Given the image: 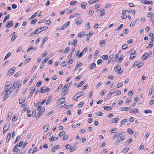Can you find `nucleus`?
Listing matches in <instances>:
<instances>
[{
    "label": "nucleus",
    "mask_w": 154,
    "mask_h": 154,
    "mask_svg": "<svg viewBox=\"0 0 154 154\" xmlns=\"http://www.w3.org/2000/svg\"><path fill=\"white\" fill-rule=\"evenodd\" d=\"M125 139V137L123 135L117 138L115 142V144L118 145L121 143L122 141Z\"/></svg>",
    "instance_id": "f257e3e1"
},
{
    "label": "nucleus",
    "mask_w": 154,
    "mask_h": 154,
    "mask_svg": "<svg viewBox=\"0 0 154 154\" xmlns=\"http://www.w3.org/2000/svg\"><path fill=\"white\" fill-rule=\"evenodd\" d=\"M114 68H116L115 71L116 72H118V73L119 74H121L123 72V71L121 70V67L119 64L115 66Z\"/></svg>",
    "instance_id": "f03ea898"
},
{
    "label": "nucleus",
    "mask_w": 154,
    "mask_h": 154,
    "mask_svg": "<svg viewBox=\"0 0 154 154\" xmlns=\"http://www.w3.org/2000/svg\"><path fill=\"white\" fill-rule=\"evenodd\" d=\"M48 28V27L46 26H42L36 29V31L38 32V33H39L41 32L46 30Z\"/></svg>",
    "instance_id": "7ed1b4c3"
},
{
    "label": "nucleus",
    "mask_w": 154,
    "mask_h": 154,
    "mask_svg": "<svg viewBox=\"0 0 154 154\" xmlns=\"http://www.w3.org/2000/svg\"><path fill=\"white\" fill-rule=\"evenodd\" d=\"M14 24V22L13 21L10 20L7 22L5 27L7 28H9L12 27Z\"/></svg>",
    "instance_id": "20e7f679"
},
{
    "label": "nucleus",
    "mask_w": 154,
    "mask_h": 154,
    "mask_svg": "<svg viewBox=\"0 0 154 154\" xmlns=\"http://www.w3.org/2000/svg\"><path fill=\"white\" fill-rule=\"evenodd\" d=\"M45 110V109L44 108L42 109V110H39L37 114L36 118H38V119L39 118L44 112Z\"/></svg>",
    "instance_id": "39448f33"
},
{
    "label": "nucleus",
    "mask_w": 154,
    "mask_h": 154,
    "mask_svg": "<svg viewBox=\"0 0 154 154\" xmlns=\"http://www.w3.org/2000/svg\"><path fill=\"white\" fill-rule=\"evenodd\" d=\"M70 23V21H68L64 24L60 28L61 30L65 29L69 25Z\"/></svg>",
    "instance_id": "423d86ee"
},
{
    "label": "nucleus",
    "mask_w": 154,
    "mask_h": 154,
    "mask_svg": "<svg viewBox=\"0 0 154 154\" xmlns=\"http://www.w3.org/2000/svg\"><path fill=\"white\" fill-rule=\"evenodd\" d=\"M141 2L144 4H150L151 5H152L153 4V3L152 1H149L147 0H142L141 1Z\"/></svg>",
    "instance_id": "0eeeda50"
},
{
    "label": "nucleus",
    "mask_w": 154,
    "mask_h": 154,
    "mask_svg": "<svg viewBox=\"0 0 154 154\" xmlns=\"http://www.w3.org/2000/svg\"><path fill=\"white\" fill-rule=\"evenodd\" d=\"M16 69L15 67H13L9 70L8 72V74L10 75H12L14 72V70Z\"/></svg>",
    "instance_id": "6e6552de"
},
{
    "label": "nucleus",
    "mask_w": 154,
    "mask_h": 154,
    "mask_svg": "<svg viewBox=\"0 0 154 154\" xmlns=\"http://www.w3.org/2000/svg\"><path fill=\"white\" fill-rule=\"evenodd\" d=\"M131 108V106L128 107H121L120 108V110L123 111H127L130 110Z\"/></svg>",
    "instance_id": "1a4fd4ad"
},
{
    "label": "nucleus",
    "mask_w": 154,
    "mask_h": 154,
    "mask_svg": "<svg viewBox=\"0 0 154 154\" xmlns=\"http://www.w3.org/2000/svg\"><path fill=\"white\" fill-rule=\"evenodd\" d=\"M129 112L131 113H139V110L138 109L135 108L134 109H131Z\"/></svg>",
    "instance_id": "9d476101"
},
{
    "label": "nucleus",
    "mask_w": 154,
    "mask_h": 154,
    "mask_svg": "<svg viewBox=\"0 0 154 154\" xmlns=\"http://www.w3.org/2000/svg\"><path fill=\"white\" fill-rule=\"evenodd\" d=\"M84 94V92H81L76 94L74 98H76V99H77L81 96H82Z\"/></svg>",
    "instance_id": "9b49d317"
},
{
    "label": "nucleus",
    "mask_w": 154,
    "mask_h": 154,
    "mask_svg": "<svg viewBox=\"0 0 154 154\" xmlns=\"http://www.w3.org/2000/svg\"><path fill=\"white\" fill-rule=\"evenodd\" d=\"M69 85L68 84H66L63 88L62 91H66L69 88Z\"/></svg>",
    "instance_id": "f8f14e48"
},
{
    "label": "nucleus",
    "mask_w": 154,
    "mask_h": 154,
    "mask_svg": "<svg viewBox=\"0 0 154 154\" xmlns=\"http://www.w3.org/2000/svg\"><path fill=\"white\" fill-rule=\"evenodd\" d=\"M149 56V54H148L145 53L142 56L141 59L143 60H145Z\"/></svg>",
    "instance_id": "ddd939ff"
},
{
    "label": "nucleus",
    "mask_w": 154,
    "mask_h": 154,
    "mask_svg": "<svg viewBox=\"0 0 154 154\" xmlns=\"http://www.w3.org/2000/svg\"><path fill=\"white\" fill-rule=\"evenodd\" d=\"M119 119L118 118H115L112 119L111 120L109 121V123H116L119 120Z\"/></svg>",
    "instance_id": "4468645a"
},
{
    "label": "nucleus",
    "mask_w": 154,
    "mask_h": 154,
    "mask_svg": "<svg viewBox=\"0 0 154 154\" xmlns=\"http://www.w3.org/2000/svg\"><path fill=\"white\" fill-rule=\"evenodd\" d=\"M113 106H106L103 107V109L104 110L110 111L112 109Z\"/></svg>",
    "instance_id": "2eb2a0df"
},
{
    "label": "nucleus",
    "mask_w": 154,
    "mask_h": 154,
    "mask_svg": "<svg viewBox=\"0 0 154 154\" xmlns=\"http://www.w3.org/2000/svg\"><path fill=\"white\" fill-rule=\"evenodd\" d=\"M122 134V133L119 132H117L116 133L115 135L113 136V137L112 139H115L116 138L118 137L119 136L121 135Z\"/></svg>",
    "instance_id": "dca6fc26"
},
{
    "label": "nucleus",
    "mask_w": 154,
    "mask_h": 154,
    "mask_svg": "<svg viewBox=\"0 0 154 154\" xmlns=\"http://www.w3.org/2000/svg\"><path fill=\"white\" fill-rule=\"evenodd\" d=\"M117 90H116V89H114L112 90H111L109 92L108 94V96L111 95L115 93Z\"/></svg>",
    "instance_id": "f3484780"
},
{
    "label": "nucleus",
    "mask_w": 154,
    "mask_h": 154,
    "mask_svg": "<svg viewBox=\"0 0 154 154\" xmlns=\"http://www.w3.org/2000/svg\"><path fill=\"white\" fill-rule=\"evenodd\" d=\"M48 39V37H46L45 38H44L42 40V44L40 45V48H42L43 46L44 45V43Z\"/></svg>",
    "instance_id": "a211bd4d"
},
{
    "label": "nucleus",
    "mask_w": 154,
    "mask_h": 154,
    "mask_svg": "<svg viewBox=\"0 0 154 154\" xmlns=\"http://www.w3.org/2000/svg\"><path fill=\"white\" fill-rule=\"evenodd\" d=\"M100 11L101 13V14L99 15V17L102 16L105 14V10L103 8L101 9Z\"/></svg>",
    "instance_id": "6ab92c4d"
},
{
    "label": "nucleus",
    "mask_w": 154,
    "mask_h": 154,
    "mask_svg": "<svg viewBox=\"0 0 154 154\" xmlns=\"http://www.w3.org/2000/svg\"><path fill=\"white\" fill-rule=\"evenodd\" d=\"M46 88V86H44L42 87L41 89V91H40V92L42 93V94H44L46 92V89L45 88Z\"/></svg>",
    "instance_id": "aec40b11"
},
{
    "label": "nucleus",
    "mask_w": 154,
    "mask_h": 154,
    "mask_svg": "<svg viewBox=\"0 0 154 154\" xmlns=\"http://www.w3.org/2000/svg\"><path fill=\"white\" fill-rule=\"evenodd\" d=\"M127 121V119H123L119 124L120 126L121 127L124 124V123L126 122Z\"/></svg>",
    "instance_id": "412c9836"
},
{
    "label": "nucleus",
    "mask_w": 154,
    "mask_h": 154,
    "mask_svg": "<svg viewBox=\"0 0 154 154\" xmlns=\"http://www.w3.org/2000/svg\"><path fill=\"white\" fill-rule=\"evenodd\" d=\"M85 35V32L82 31L80 32V33L78 34V36L79 37H82Z\"/></svg>",
    "instance_id": "4be33fe9"
},
{
    "label": "nucleus",
    "mask_w": 154,
    "mask_h": 154,
    "mask_svg": "<svg viewBox=\"0 0 154 154\" xmlns=\"http://www.w3.org/2000/svg\"><path fill=\"white\" fill-rule=\"evenodd\" d=\"M82 63L80 62H78L76 65V67L75 68L74 71L76 70V69H78V68H79L82 65Z\"/></svg>",
    "instance_id": "5701e85b"
},
{
    "label": "nucleus",
    "mask_w": 154,
    "mask_h": 154,
    "mask_svg": "<svg viewBox=\"0 0 154 154\" xmlns=\"http://www.w3.org/2000/svg\"><path fill=\"white\" fill-rule=\"evenodd\" d=\"M49 128V125H46L43 128L45 132H46L48 131V129Z\"/></svg>",
    "instance_id": "b1692460"
},
{
    "label": "nucleus",
    "mask_w": 154,
    "mask_h": 154,
    "mask_svg": "<svg viewBox=\"0 0 154 154\" xmlns=\"http://www.w3.org/2000/svg\"><path fill=\"white\" fill-rule=\"evenodd\" d=\"M9 127H8L6 125H5L3 128V131L4 133H5L7 131Z\"/></svg>",
    "instance_id": "393cba45"
},
{
    "label": "nucleus",
    "mask_w": 154,
    "mask_h": 154,
    "mask_svg": "<svg viewBox=\"0 0 154 154\" xmlns=\"http://www.w3.org/2000/svg\"><path fill=\"white\" fill-rule=\"evenodd\" d=\"M91 150V149L90 147H88L85 150L84 152L85 153H88Z\"/></svg>",
    "instance_id": "a878e982"
},
{
    "label": "nucleus",
    "mask_w": 154,
    "mask_h": 154,
    "mask_svg": "<svg viewBox=\"0 0 154 154\" xmlns=\"http://www.w3.org/2000/svg\"><path fill=\"white\" fill-rule=\"evenodd\" d=\"M96 66V64L94 63H93L91 65H90L89 67L90 69H92L95 68Z\"/></svg>",
    "instance_id": "bb28decb"
},
{
    "label": "nucleus",
    "mask_w": 154,
    "mask_h": 154,
    "mask_svg": "<svg viewBox=\"0 0 154 154\" xmlns=\"http://www.w3.org/2000/svg\"><path fill=\"white\" fill-rule=\"evenodd\" d=\"M133 140L132 138H130L129 140H127L125 143V144L126 145H128L129 143L132 142Z\"/></svg>",
    "instance_id": "cd10ccee"
},
{
    "label": "nucleus",
    "mask_w": 154,
    "mask_h": 154,
    "mask_svg": "<svg viewBox=\"0 0 154 154\" xmlns=\"http://www.w3.org/2000/svg\"><path fill=\"white\" fill-rule=\"evenodd\" d=\"M10 16V15L9 14L7 15L4 18L3 23H5V22L9 18Z\"/></svg>",
    "instance_id": "c85d7f7f"
},
{
    "label": "nucleus",
    "mask_w": 154,
    "mask_h": 154,
    "mask_svg": "<svg viewBox=\"0 0 154 154\" xmlns=\"http://www.w3.org/2000/svg\"><path fill=\"white\" fill-rule=\"evenodd\" d=\"M63 86V85L61 84H60L58 86L56 90L55 91L56 92H58L60 91V90L61 88Z\"/></svg>",
    "instance_id": "c756f323"
},
{
    "label": "nucleus",
    "mask_w": 154,
    "mask_h": 154,
    "mask_svg": "<svg viewBox=\"0 0 154 154\" xmlns=\"http://www.w3.org/2000/svg\"><path fill=\"white\" fill-rule=\"evenodd\" d=\"M127 131L131 135L134 134L133 130L131 128H128Z\"/></svg>",
    "instance_id": "7c9ffc66"
},
{
    "label": "nucleus",
    "mask_w": 154,
    "mask_h": 154,
    "mask_svg": "<svg viewBox=\"0 0 154 154\" xmlns=\"http://www.w3.org/2000/svg\"><path fill=\"white\" fill-rule=\"evenodd\" d=\"M99 1V0H95L94 1L91 0L90 1H88V3L90 4H92L98 2Z\"/></svg>",
    "instance_id": "2f4dec72"
},
{
    "label": "nucleus",
    "mask_w": 154,
    "mask_h": 154,
    "mask_svg": "<svg viewBox=\"0 0 154 154\" xmlns=\"http://www.w3.org/2000/svg\"><path fill=\"white\" fill-rule=\"evenodd\" d=\"M101 58L104 60H107L108 59L107 55H103L101 56Z\"/></svg>",
    "instance_id": "473e14b6"
},
{
    "label": "nucleus",
    "mask_w": 154,
    "mask_h": 154,
    "mask_svg": "<svg viewBox=\"0 0 154 154\" xmlns=\"http://www.w3.org/2000/svg\"><path fill=\"white\" fill-rule=\"evenodd\" d=\"M11 136V133H9L8 134V135L7 137L6 141L8 142L9 141V140L10 139Z\"/></svg>",
    "instance_id": "72a5a7b5"
},
{
    "label": "nucleus",
    "mask_w": 154,
    "mask_h": 154,
    "mask_svg": "<svg viewBox=\"0 0 154 154\" xmlns=\"http://www.w3.org/2000/svg\"><path fill=\"white\" fill-rule=\"evenodd\" d=\"M21 73L22 72L21 71H19L15 74L14 76L15 77H17L20 75Z\"/></svg>",
    "instance_id": "f704fd0d"
},
{
    "label": "nucleus",
    "mask_w": 154,
    "mask_h": 154,
    "mask_svg": "<svg viewBox=\"0 0 154 154\" xmlns=\"http://www.w3.org/2000/svg\"><path fill=\"white\" fill-rule=\"evenodd\" d=\"M77 41L78 40L77 39H75L72 42V45L73 46H75L77 45Z\"/></svg>",
    "instance_id": "c9c22d12"
},
{
    "label": "nucleus",
    "mask_w": 154,
    "mask_h": 154,
    "mask_svg": "<svg viewBox=\"0 0 154 154\" xmlns=\"http://www.w3.org/2000/svg\"><path fill=\"white\" fill-rule=\"evenodd\" d=\"M67 64L66 62L65 61H64L60 64V66L61 67H64V66H66Z\"/></svg>",
    "instance_id": "e433bc0d"
},
{
    "label": "nucleus",
    "mask_w": 154,
    "mask_h": 154,
    "mask_svg": "<svg viewBox=\"0 0 154 154\" xmlns=\"http://www.w3.org/2000/svg\"><path fill=\"white\" fill-rule=\"evenodd\" d=\"M37 15L36 12H35L33 15H32L29 19V20H31L35 18Z\"/></svg>",
    "instance_id": "4c0bfd02"
},
{
    "label": "nucleus",
    "mask_w": 154,
    "mask_h": 154,
    "mask_svg": "<svg viewBox=\"0 0 154 154\" xmlns=\"http://www.w3.org/2000/svg\"><path fill=\"white\" fill-rule=\"evenodd\" d=\"M9 94V93H7L5 94L3 98V100L4 101H5L6 100V99L8 98V97Z\"/></svg>",
    "instance_id": "58836bf2"
},
{
    "label": "nucleus",
    "mask_w": 154,
    "mask_h": 154,
    "mask_svg": "<svg viewBox=\"0 0 154 154\" xmlns=\"http://www.w3.org/2000/svg\"><path fill=\"white\" fill-rule=\"evenodd\" d=\"M128 150L129 148H126L122 150V152H123L124 153H126L128 152Z\"/></svg>",
    "instance_id": "ea45409f"
},
{
    "label": "nucleus",
    "mask_w": 154,
    "mask_h": 154,
    "mask_svg": "<svg viewBox=\"0 0 154 154\" xmlns=\"http://www.w3.org/2000/svg\"><path fill=\"white\" fill-rule=\"evenodd\" d=\"M85 81H82L77 86V87L78 88H79L80 87H81L82 85H83V84H84V83L85 82Z\"/></svg>",
    "instance_id": "a19ab883"
},
{
    "label": "nucleus",
    "mask_w": 154,
    "mask_h": 154,
    "mask_svg": "<svg viewBox=\"0 0 154 154\" xmlns=\"http://www.w3.org/2000/svg\"><path fill=\"white\" fill-rule=\"evenodd\" d=\"M113 54H111L109 57V60H108V63H109L112 60V57H113Z\"/></svg>",
    "instance_id": "79ce46f5"
},
{
    "label": "nucleus",
    "mask_w": 154,
    "mask_h": 154,
    "mask_svg": "<svg viewBox=\"0 0 154 154\" xmlns=\"http://www.w3.org/2000/svg\"><path fill=\"white\" fill-rule=\"evenodd\" d=\"M76 147L75 145L74 146H72V147L70 148L69 149V150L70 151V152H72L74 150H75V149L76 148Z\"/></svg>",
    "instance_id": "37998d69"
},
{
    "label": "nucleus",
    "mask_w": 154,
    "mask_h": 154,
    "mask_svg": "<svg viewBox=\"0 0 154 154\" xmlns=\"http://www.w3.org/2000/svg\"><path fill=\"white\" fill-rule=\"evenodd\" d=\"M105 42L104 40H100L99 42V45L101 46L102 45L105 44Z\"/></svg>",
    "instance_id": "c03bdc74"
},
{
    "label": "nucleus",
    "mask_w": 154,
    "mask_h": 154,
    "mask_svg": "<svg viewBox=\"0 0 154 154\" xmlns=\"http://www.w3.org/2000/svg\"><path fill=\"white\" fill-rule=\"evenodd\" d=\"M137 20H134L133 22H132L130 25V26L131 27H132L133 26L134 24H135V23L137 21Z\"/></svg>",
    "instance_id": "a18cd8bd"
},
{
    "label": "nucleus",
    "mask_w": 154,
    "mask_h": 154,
    "mask_svg": "<svg viewBox=\"0 0 154 154\" xmlns=\"http://www.w3.org/2000/svg\"><path fill=\"white\" fill-rule=\"evenodd\" d=\"M49 57H45V59L43 60L42 62V63H45L48 60Z\"/></svg>",
    "instance_id": "49530a36"
},
{
    "label": "nucleus",
    "mask_w": 154,
    "mask_h": 154,
    "mask_svg": "<svg viewBox=\"0 0 154 154\" xmlns=\"http://www.w3.org/2000/svg\"><path fill=\"white\" fill-rule=\"evenodd\" d=\"M144 112L146 114H147L148 113H152V111L150 110L146 109L144 110Z\"/></svg>",
    "instance_id": "de8ad7c7"
},
{
    "label": "nucleus",
    "mask_w": 154,
    "mask_h": 154,
    "mask_svg": "<svg viewBox=\"0 0 154 154\" xmlns=\"http://www.w3.org/2000/svg\"><path fill=\"white\" fill-rule=\"evenodd\" d=\"M35 34H38V32H37L36 31V30L35 31L33 32L32 33H31L29 35L30 36H32L34 35Z\"/></svg>",
    "instance_id": "09e8293b"
},
{
    "label": "nucleus",
    "mask_w": 154,
    "mask_h": 154,
    "mask_svg": "<svg viewBox=\"0 0 154 154\" xmlns=\"http://www.w3.org/2000/svg\"><path fill=\"white\" fill-rule=\"evenodd\" d=\"M36 114V111L34 110L33 109L32 110V117H34L35 116Z\"/></svg>",
    "instance_id": "8fccbe9b"
},
{
    "label": "nucleus",
    "mask_w": 154,
    "mask_h": 154,
    "mask_svg": "<svg viewBox=\"0 0 154 154\" xmlns=\"http://www.w3.org/2000/svg\"><path fill=\"white\" fill-rule=\"evenodd\" d=\"M37 21V19H33L31 21V22L30 23L32 24H34Z\"/></svg>",
    "instance_id": "3c124183"
},
{
    "label": "nucleus",
    "mask_w": 154,
    "mask_h": 154,
    "mask_svg": "<svg viewBox=\"0 0 154 154\" xmlns=\"http://www.w3.org/2000/svg\"><path fill=\"white\" fill-rule=\"evenodd\" d=\"M123 85V83L122 82H120L117 85V87L118 88H120V87L122 86Z\"/></svg>",
    "instance_id": "603ef678"
},
{
    "label": "nucleus",
    "mask_w": 154,
    "mask_h": 154,
    "mask_svg": "<svg viewBox=\"0 0 154 154\" xmlns=\"http://www.w3.org/2000/svg\"><path fill=\"white\" fill-rule=\"evenodd\" d=\"M81 7L84 9L86 7V5L85 4L84 2L81 3Z\"/></svg>",
    "instance_id": "864d4df0"
},
{
    "label": "nucleus",
    "mask_w": 154,
    "mask_h": 154,
    "mask_svg": "<svg viewBox=\"0 0 154 154\" xmlns=\"http://www.w3.org/2000/svg\"><path fill=\"white\" fill-rule=\"evenodd\" d=\"M69 48L68 47L66 48L65 49V51L63 52V53L64 54H67L68 52L69 51Z\"/></svg>",
    "instance_id": "5fc2aeb1"
},
{
    "label": "nucleus",
    "mask_w": 154,
    "mask_h": 154,
    "mask_svg": "<svg viewBox=\"0 0 154 154\" xmlns=\"http://www.w3.org/2000/svg\"><path fill=\"white\" fill-rule=\"evenodd\" d=\"M128 47V45L127 44H125L123 45L122 47V50H125L126 48Z\"/></svg>",
    "instance_id": "6e6d98bb"
},
{
    "label": "nucleus",
    "mask_w": 154,
    "mask_h": 154,
    "mask_svg": "<svg viewBox=\"0 0 154 154\" xmlns=\"http://www.w3.org/2000/svg\"><path fill=\"white\" fill-rule=\"evenodd\" d=\"M65 134V132L63 131H62L60 132L58 136L59 137H61L63 135Z\"/></svg>",
    "instance_id": "4d7b16f0"
},
{
    "label": "nucleus",
    "mask_w": 154,
    "mask_h": 154,
    "mask_svg": "<svg viewBox=\"0 0 154 154\" xmlns=\"http://www.w3.org/2000/svg\"><path fill=\"white\" fill-rule=\"evenodd\" d=\"M25 100H26V98H23V99H22L21 100H19V103L20 104H21L23 103L25 101Z\"/></svg>",
    "instance_id": "13d9d810"
},
{
    "label": "nucleus",
    "mask_w": 154,
    "mask_h": 154,
    "mask_svg": "<svg viewBox=\"0 0 154 154\" xmlns=\"http://www.w3.org/2000/svg\"><path fill=\"white\" fill-rule=\"evenodd\" d=\"M138 63H139L138 61H135L134 62V65L133 66H132L133 68L135 67H136V66H137L138 65Z\"/></svg>",
    "instance_id": "bf43d9fd"
},
{
    "label": "nucleus",
    "mask_w": 154,
    "mask_h": 154,
    "mask_svg": "<svg viewBox=\"0 0 154 154\" xmlns=\"http://www.w3.org/2000/svg\"><path fill=\"white\" fill-rule=\"evenodd\" d=\"M153 86H152L151 88L149 90V91L148 94V95H150L152 93V89H153Z\"/></svg>",
    "instance_id": "052dcab7"
},
{
    "label": "nucleus",
    "mask_w": 154,
    "mask_h": 154,
    "mask_svg": "<svg viewBox=\"0 0 154 154\" xmlns=\"http://www.w3.org/2000/svg\"><path fill=\"white\" fill-rule=\"evenodd\" d=\"M11 54V53L9 52H8L5 56V59H6L8 58Z\"/></svg>",
    "instance_id": "680f3d73"
},
{
    "label": "nucleus",
    "mask_w": 154,
    "mask_h": 154,
    "mask_svg": "<svg viewBox=\"0 0 154 154\" xmlns=\"http://www.w3.org/2000/svg\"><path fill=\"white\" fill-rule=\"evenodd\" d=\"M77 1H72L70 2V5H74L76 4V3L77 2Z\"/></svg>",
    "instance_id": "e2e57ef3"
},
{
    "label": "nucleus",
    "mask_w": 154,
    "mask_h": 154,
    "mask_svg": "<svg viewBox=\"0 0 154 154\" xmlns=\"http://www.w3.org/2000/svg\"><path fill=\"white\" fill-rule=\"evenodd\" d=\"M65 100V98H61L58 101H59L60 102L62 103Z\"/></svg>",
    "instance_id": "0e129e2a"
},
{
    "label": "nucleus",
    "mask_w": 154,
    "mask_h": 154,
    "mask_svg": "<svg viewBox=\"0 0 154 154\" xmlns=\"http://www.w3.org/2000/svg\"><path fill=\"white\" fill-rule=\"evenodd\" d=\"M131 97H129L127 99L126 101V103H129L131 102Z\"/></svg>",
    "instance_id": "69168bd1"
},
{
    "label": "nucleus",
    "mask_w": 154,
    "mask_h": 154,
    "mask_svg": "<svg viewBox=\"0 0 154 154\" xmlns=\"http://www.w3.org/2000/svg\"><path fill=\"white\" fill-rule=\"evenodd\" d=\"M110 131L111 133H114L116 132V128H112L111 130Z\"/></svg>",
    "instance_id": "338daca9"
},
{
    "label": "nucleus",
    "mask_w": 154,
    "mask_h": 154,
    "mask_svg": "<svg viewBox=\"0 0 154 154\" xmlns=\"http://www.w3.org/2000/svg\"><path fill=\"white\" fill-rule=\"evenodd\" d=\"M96 115L97 116H102L103 113L101 112H98L96 113Z\"/></svg>",
    "instance_id": "774afa93"
}]
</instances>
